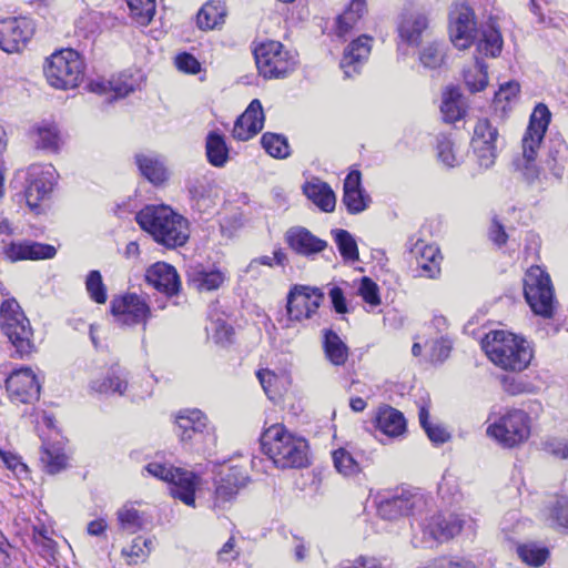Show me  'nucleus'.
I'll use <instances>...</instances> for the list:
<instances>
[{
    "label": "nucleus",
    "instance_id": "obj_1",
    "mask_svg": "<svg viewBox=\"0 0 568 568\" xmlns=\"http://www.w3.org/2000/svg\"><path fill=\"white\" fill-rule=\"evenodd\" d=\"M140 227L168 247L183 246L190 236L187 220L169 205H148L135 216Z\"/></svg>",
    "mask_w": 568,
    "mask_h": 568
},
{
    "label": "nucleus",
    "instance_id": "obj_2",
    "mask_svg": "<svg viewBox=\"0 0 568 568\" xmlns=\"http://www.w3.org/2000/svg\"><path fill=\"white\" fill-rule=\"evenodd\" d=\"M261 449L272 463L282 469L303 468L308 465V444L282 424L266 428L260 438Z\"/></svg>",
    "mask_w": 568,
    "mask_h": 568
},
{
    "label": "nucleus",
    "instance_id": "obj_3",
    "mask_svg": "<svg viewBox=\"0 0 568 568\" xmlns=\"http://www.w3.org/2000/svg\"><path fill=\"white\" fill-rule=\"evenodd\" d=\"M481 347L497 367L508 372H523L534 356L532 347L524 337L507 331H491L481 341Z\"/></svg>",
    "mask_w": 568,
    "mask_h": 568
},
{
    "label": "nucleus",
    "instance_id": "obj_4",
    "mask_svg": "<svg viewBox=\"0 0 568 568\" xmlns=\"http://www.w3.org/2000/svg\"><path fill=\"white\" fill-rule=\"evenodd\" d=\"M550 118L551 113L545 104L539 103L536 105L521 140L523 154L514 161L516 170L519 171L529 183L539 178V170L535 161L550 123Z\"/></svg>",
    "mask_w": 568,
    "mask_h": 568
},
{
    "label": "nucleus",
    "instance_id": "obj_5",
    "mask_svg": "<svg viewBox=\"0 0 568 568\" xmlns=\"http://www.w3.org/2000/svg\"><path fill=\"white\" fill-rule=\"evenodd\" d=\"M0 328L9 338L16 353L23 358L36 349L30 322L14 298H7L0 306Z\"/></svg>",
    "mask_w": 568,
    "mask_h": 568
},
{
    "label": "nucleus",
    "instance_id": "obj_6",
    "mask_svg": "<svg viewBox=\"0 0 568 568\" xmlns=\"http://www.w3.org/2000/svg\"><path fill=\"white\" fill-rule=\"evenodd\" d=\"M48 83L61 90L77 88L84 77V61L73 49H63L51 54L44 65Z\"/></svg>",
    "mask_w": 568,
    "mask_h": 568
},
{
    "label": "nucleus",
    "instance_id": "obj_7",
    "mask_svg": "<svg viewBox=\"0 0 568 568\" xmlns=\"http://www.w3.org/2000/svg\"><path fill=\"white\" fill-rule=\"evenodd\" d=\"M144 470L163 481L171 485V495L190 507H195V491L201 486V477L193 471L182 468H175L172 465L152 462L149 463Z\"/></svg>",
    "mask_w": 568,
    "mask_h": 568
},
{
    "label": "nucleus",
    "instance_id": "obj_8",
    "mask_svg": "<svg viewBox=\"0 0 568 568\" xmlns=\"http://www.w3.org/2000/svg\"><path fill=\"white\" fill-rule=\"evenodd\" d=\"M254 55L257 70L265 79L285 78L297 63L296 55L277 41L261 43L254 50Z\"/></svg>",
    "mask_w": 568,
    "mask_h": 568
},
{
    "label": "nucleus",
    "instance_id": "obj_9",
    "mask_svg": "<svg viewBox=\"0 0 568 568\" xmlns=\"http://www.w3.org/2000/svg\"><path fill=\"white\" fill-rule=\"evenodd\" d=\"M530 417L521 409H511L487 427V435L501 446L516 447L530 436Z\"/></svg>",
    "mask_w": 568,
    "mask_h": 568
},
{
    "label": "nucleus",
    "instance_id": "obj_10",
    "mask_svg": "<svg viewBox=\"0 0 568 568\" xmlns=\"http://www.w3.org/2000/svg\"><path fill=\"white\" fill-rule=\"evenodd\" d=\"M524 294L532 312L550 317L554 312V291L549 275L539 266H531L525 274Z\"/></svg>",
    "mask_w": 568,
    "mask_h": 568
},
{
    "label": "nucleus",
    "instance_id": "obj_11",
    "mask_svg": "<svg viewBox=\"0 0 568 568\" xmlns=\"http://www.w3.org/2000/svg\"><path fill=\"white\" fill-rule=\"evenodd\" d=\"M57 171L52 164H32L26 176V202L31 211L40 213L41 203L50 199L57 182Z\"/></svg>",
    "mask_w": 568,
    "mask_h": 568
},
{
    "label": "nucleus",
    "instance_id": "obj_12",
    "mask_svg": "<svg viewBox=\"0 0 568 568\" xmlns=\"http://www.w3.org/2000/svg\"><path fill=\"white\" fill-rule=\"evenodd\" d=\"M111 314L121 326L142 325L143 331H145L152 311L144 296L136 293H126L112 298Z\"/></svg>",
    "mask_w": 568,
    "mask_h": 568
},
{
    "label": "nucleus",
    "instance_id": "obj_13",
    "mask_svg": "<svg viewBox=\"0 0 568 568\" xmlns=\"http://www.w3.org/2000/svg\"><path fill=\"white\" fill-rule=\"evenodd\" d=\"M175 423L178 434L184 443L212 444L215 440V428L200 409L180 410Z\"/></svg>",
    "mask_w": 568,
    "mask_h": 568
},
{
    "label": "nucleus",
    "instance_id": "obj_14",
    "mask_svg": "<svg viewBox=\"0 0 568 568\" xmlns=\"http://www.w3.org/2000/svg\"><path fill=\"white\" fill-rule=\"evenodd\" d=\"M464 519L456 514H436L422 526V540L413 539L415 547H433L436 542L449 540L458 535L463 528Z\"/></svg>",
    "mask_w": 568,
    "mask_h": 568
},
{
    "label": "nucleus",
    "instance_id": "obj_15",
    "mask_svg": "<svg viewBox=\"0 0 568 568\" xmlns=\"http://www.w3.org/2000/svg\"><path fill=\"white\" fill-rule=\"evenodd\" d=\"M36 31L32 19L10 17L0 20V49L7 53L21 52Z\"/></svg>",
    "mask_w": 568,
    "mask_h": 568
},
{
    "label": "nucleus",
    "instance_id": "obj_16",
    "mask_svg": "<svg viewBox=\"0 0 568 568\" xmlns=\"http://www.w3.org/2000/svg\"><path fill=\"white\" fill-rule=\"evenodd\" d=\"M323 301L324 294L321 290L303 285L294 286L287 296L286 311L288 318L300 323L313 320L317 315Z\"/></svg>",
    "mask_w": 568,
    "mask_h": 568
},
{
    "label": "nucleus",
    "instance_id": "obj_17",
    "mask_svg": "<svg viewBox=\"0 0 568 568\" xmlns=\"http://www.w3.org/2000/svg\"><path fill=\"white\" fill-rule=\"evenodd\" d=\"M408 251L416 262L415 277L437 278L440 275L442 255L439 248L422 239L408 241Z\"/></svg>",
    "mask_w": 568,
    "mask_h": 568
},
{
    "label": "nucleus",
    "instance_id": "obj_18",
    "mask_svg": "<svg viewBox=\"0 0 568 568\" xmlns=\"http://www.w3.org/2000/svg\"><path fill=\"white\" fill-rule=\"evenodd\" d=\"M498 131L487 119L478 120L474 128L471 146L479 166L489 169L494 165L496 153V140Z\"/></svg>",
    "mask_w": 568,
    "mask_h": 568
},
{
    "label": "nucleus",
    "instance_id": "obj_19",
    "mask_svg": "<svg viewBox=\"0 0 568 568\" xmlns=\"http://www.w3.org/2000/svg\"><path fill=\"white\" fill-rule=\"evenodd\" d=\"M473 10L465 4H458L449 13V36L453 44L467 49L475 39L476 28Z\"/></svg>",
    "mask_w": 568,
    "mask_h": 568
},
{
    "label": "nucleus",
    "instance_id": "obj_20",
    "mask_svg": "<svg viewBox=\"0 0 568 568\" xmlns=\"http://www.w3.org/2000/svg\"><path fill=\"white\" fill-rule=\"evenodd\" d=\"M11 400L17 403H31L39 398L40 383L30 367L13 371L6 381Z\"/></svg>",
    "mask_w": 568,
    "mask_h": 568
},
{
    "label": "nucleus",
    "instance_id": "obj_21",
    "mask_svg": "<svg viewBox=\"0 0 568 568\" xmlns=\"http://www.w3.org/2000/svg\"><path fill=\"white\" fill-rule=\"evenodd\" d=\"M424 506L423 497L419 494L409 491L393 496L379 501L377 507L378 515L386 520H396L404 516L414 514L415 510Z\"/></svg>",
    "mask_w": 568,
    "mask_h": 568
},
{
    "label": "nucleus",
    "instance_id": "obj_22",
    "mask_svg": "<svg viewBox=\"0 0 568 568\" xmlns=\"http://www.w3.org/2000/svg\"><path fill=\"white\" fill-rule=\"evenodd\" d=\"M373 38L361 36L349 42L343 52L339 67L345 78H352L361 72L372 50Z\"/></svg>",
    "mask_w": 568,
    "mask_h": 568
},
{
    "label": "nucleus",
    "instance_id": "obj_23",
    "mask_svg": "<svg viewBox=\"0 0 568 568\" xmlns=\"http://www.w3.org/2000/svg\"><path fill=\"white\" fill-rule=\"evenodd\" d=\"M145 281L166 297L176 295L181 287L176 270L165 262H156L148 267L145 271Z\"/></svg>",
    "mask_w": 568,
    "mask_h": 568
},
{
    "label": "nucleus",
    "instance_id": "obj_24",
    "mask_svg": "<svg viewBox=\"0 0 568 568\" xmlns=\"http://www.w3.org/2000/svg\"><path fill=\"white\" fill-rule=\"evenodd\" d=\"M3 254L10 262L47 260L57 254L54 246L33 241L10 242L3 245Z\"/></svg>",
    "mask_w": 568,
    "mask_h": 568
},
{
    "label": "nucleus",
    "instance_id": "obj_25",
    "mask_svg": "<svg viewBox=\"0 0 568 568\" xmlns=\"http://www.w3.org/2000/svg\"><path fill=\"white\" fill-rule=\"evenodd\" d=\"M226 280V271L215 265L197 264L187 272L189 284L199 292L216 291Z\"/></svg>",
    "mask_w": 568,
    "mask_h": 568
},
{
    "label": "nucleus",
    "instance_id": "obj_26",
    "mask_svg": "<svg viewBox=\"0 0 568 568\" xmlns=\"http://www.w3.org/2000/svg\"><path fill=\"white\" fill-rule=\"evenodd\" d=\"M128 373L120 366L110 367L104 374L90 382V390L100 395H126Z\"/></svg>",
    "mask_w": 568,
    "mask_h": 568
},
{
    "label": "nucleus",
    "instance_id": "obj_27",
    "mask_svg": "<svg viewBox=\"0 0 568 568\" xmlns=\"http://www.w3.org/2000/svg\"><path fill=\"white\" fill-rule=\"evenodd\" d=\"M264 124V113L260 100H253L244 113L237 118L234 128L233 136L239 141H247L256 135Z\"/></svg>",
    "mask_w": 568,
    "mask_h": 568
},
{
    "label": "nucleus",
    "instance_id": "obj_28",
    "mask_svg": "<svg viewBox=\"0 0 568 568\" xmlns=\"http://www.w3.org/2000/svg\"><path fill=\"white\" fill-rule=\"evenodd\" d=\"M187 192L192 207L199 212H206L215 205L216 185L207 176L203 175L189 180Z\"/></svg>",
    "mask_w": 568,
    "mask_h": 568
},
{
    "label": "nucleus",
    "instance_id": "obj_29",
    "mask_svg": "<svg viewBox=\"0 0 568 568\" xmlns=\"http://www.w3.org/2000/svg\"><path fill=\"white\" fill-rule=\"evenodd\" d=\"M288 246L300 255L312 256L324 251L327 242L312 234L307 229L295 226L285 234Z\"/></svg>",
    "mask_w": 568,
    "mask_h": 568
},
{
    "label": "nucleus",
    "instance_id": "obj_30",
    "mask_svg": "<svg viewBox=\"0 0 568 568\" xmlns=\"http://www.w3.org/2000/svg\"><path fill=\"white\" fill-rule=\"evenodd\" d=\"M343 203L351 214L365 211L371 203V197L362 187V175L357 170L351 171L345 178Z\"/></svg>",
    "mask_w": 568,
    "mask_h": 568
},
{
    "label": "nucleus",
    "instance_id": "obj_31",
    "mask_svg": "<svg viewBox=\"0 0 568 568\" xmlns=\"http://www.w3.org/2000/svg\"><path fill=\"white\" fill-rule=\"evenodd\" d=\"M246 476L237 467H231L220 476L214 490V507L221 508L233 500L239 489L245 485Z\"/></svg>",
    "mask_w": 568,
    "mask_h": 568
},
{
    "label": "nucleus",
    "instance_id": "obj_32",
    "mask_svg": "<svg viewBox=\"0 0 568 568\" xmlns=\"http://www.w3.org/2000/svg\"><path fill=\"white\" fill-rule=\"evenodd\" d=\"M321 335L325 358L334 366H344L349 357V348L346 343L332 328H324Z\"/></svg>",
    "mask_w": 568,
    "mask_h": 568
},
{
    "label": "nucleus",
    "instance_id": "obj_33",
    "mask_svg": "<svg viewBox=\"0 0 568 568\" xmlns=\"http://www.w3.org/2000/svg\"><path fill=\"white\" fill-rule=\"evenodd\" d=\"M376 428L389 438H397L405 433L406 420L399 410L384 406L377 412Z\"/></svg>",
    "mask_w": 568,
    "mask_h": 568
},
{
    "label": "nucleus",
    "instance_id": "obj_34",
    "mask_svg": "<svg viewBox=\"0 0 568 568\" xmlns=\"http://www.w3.org/2000/svg\"><path fill=\"white\" fill-rule=\"evenodd\" d=\"M304 194L316 206L324 212H332L335 209L336 197L331 186L318 180L314 179L303 186Z\"/></svg>",
    "mask_w": 568,
    "mask_h": 568
},
{
    "label": "nucleus",
    "instance_id": "obj_35",
    "mask_svg": "<svg viewBox=\"0 0 568 568\" xmlns=\"http://www.w3.org/2000/svg\"><path fill=\"white\" fill-rule=\"evenodd\" d=\"M135 81L128 74H120L108 82L92 81L89 87L92 92L106 93L113 92V99L124 98L135 89Z\"/></svg>",
    "mask_w": 568,
    "mask_h": 568
},
{
    "label": "nucleus",
    "instance_id": "obj_36",
    "mask_svg": "<svg viewBox=\"0 0 568 568\" xmlns=\"http://www.w3.org/2000/svg\"><path fill=\"white\" fill-rule=\"evenodd\" d=\"M440 111L446 122L453 123L465 114V103L457 88L449 87L443 93Z\"/></svg>",
    "mask_w": 568,
    "mask_h": 568
},
{
    "label": "nucleus",
    "instance_id": "obj_37",
    "mask_svg": "<svg viewBox=\"0 0 568 568\" xmlns=\"http://www.w3.org/2000/svg\"><path fill=\"white\" fill-rule=\"evenodd\" d=\"M479 32L480 39L477 43L478 52L491 58L499 55L504 41L495 23L489 22L483 26Z\"/></svg>",
    "mask_w": 568,
    "mask_h": 568
},
{
    "label": "nucleus",
    "instance_id": "obj_38",
    "mask_svg": "<svg viewBox=\"0 0 568 568\" xmlns=\"http://www.w3.org/2000/svg\"><path fill=\"white\" fill-rule=\"evenodd\" d=\"M436 151L439 162L447 168L458 166L464 160L460 148L446 134H439L437 136Z\"/></svg>",
    "mask_w": 568,
    "mask_h": 568
},
{
    "label": "nucleus",
    "instance_id": "obj_39",
    "mask_svg": "<svg viewBox=\"0 0 568 568\" xmlns=\"http://www.w3.org/2000/svg\"><path fill=\"white\" fill-rule=\"evenodd\" d=\"M426 28L427 18L423 13L414 12L403 17L398 31L403 40L409 44H415Z\"/></svg>",
    "mask_w": 568,
    "mask_h": 568
},
{
    "label": "nucleus",
    "instance_id": "obj_40",
    "mask_svg": "<svg viewBox=\"0 0 568 568\" xmlns=\"http://www.w3.org/2000/svg\"><path fill=\"white\" fill-rule=\"evenodd\" d=\"M365 9V0H352L348 8L337 18L336 36L345 38L362 18Z\"/></svg>",
    "mask_w": 568,
    "mask_h": 568
},
{
    "label": "nucleus",
    "instance_id": "obj_41",
    "mask_svg": "<svg viewBox=\"0 0 568 568\" xmlns=\"http://www.w3.org/2000/svg\"><path fill=\"white\" fill-rule=\"evenodd\" d=\"M225 16V4L219 0H213L201 8L196 21L201 29H214L224 22Z\"/></svg>",
    "mask_w": 568,
    "mask_h": 568
},
{
    "label": "nucleus",
    "instance_id": "obj_42",
    "mask_svg": "<svg viewBox=\"0 0 568 568\" xmlns=\"http://www.w3.org/2000/svg\"><path fill=\"white\" fill-rule=\"evenodd\" d=\"M136 164L141 174L153 184H160L166 180V169L156 155L139 154Z\"/></svg>",
    "mask_w": 568,
    "mask_h": 568
},
{
    "label": "nucleus",
    "instance_id": "obj_43",
    "mask_svg": "<svg viewBox=\"0 0 568 568\" xmlns=\"http://www.w3.org/2000/svg\"><path fill=\"white\" fill-rule=\"evenodd\" d=\"M40 460L49 474H57L67 467L68 457L60 443H43Z\"/></svg>",
    "mask_w": 568,
    "mask_h": 568
},
{
    "label": "nucleus",
    "instance_id": "obj_44",
    "mask_svg": "<svg viewBox=\"0 0 568 568\" xmlns=\"http://www.w3.org/2000/svg\"><path fill=\"white\" fill-rule=\"evenodd\" d=\"M206 156L210 164L223 168L229 160V148L224 136L217 132H210L206 136Z\"/></svg>",
    "mask_w": 568,
    "mask_h": 568
},
{
    "label": "nucleus",
    "instance_id": "obj_45",
    "mask_svg": "<svg viewBox=\"0 0 568 568\" xmlns=\"http://www.w3.org/2000/svg\"><path fill=\"white\" fill-rule=\"evenodd\" d=\"M60 132L53 123H42L34 131V143L38 149L57 152L61 145Z\"/></svg>",
    "mask_w": 568,
    "mask_h": 568
},
{
    "label": "nucleus",
    "instance_id": "obj_46",
    "mask_svg": "<svg viewBox=\"0 0 568 568\" xmlns=\"http://www.w3.org/2000/svg\"><path fill=\"white\" fill-rule=\"evenodd\" d=\"M332 457L335 469L344 477H354L362 470L355 454L345 447L334 450Z\"/></svg>",
    "mask_w": 568,
    "mask_h": 568
},
{
    "label": "nucleus",
    "instance_id": "obj_47",
    "mask_svg": "<svg viewBox=\"0 0 568 568\" xmlns=\"http://www.w3.org/2000/svg\"><path fill=\"white\" fill-rule=\"evenodd\" d=\"M257 378L266 396L271 400H276L282 395V392L285 389L287 383L286 376H278L270 369H260L257 372Z\"/></svg>",
    "mask_w": 568,
    "mask_h": 568
},
{
    "label": "nucleus",
    "instance_id": "obj_48",
    "mask_svg": "<svg viewBox=\"0 0 568 568\" xmlns=\"http://www.w3.org/2000/svg\"><path fill=\"white\" fill-rule=\"evenodd\" d=\"M517 554L523 562L531 567H540L549 557L547 547L532 541L518 545Z\"/></svg>",
    "mask_w": 568,
    "mask_h": 568
},
{
    "label": "nucleus",
    "instance_id": "obj_49",
    "mask_svg": "<svg viewBox=\"0 0 568 568\" xmlns=\"http://www.w3.org/2000/svg\"><path fill=\"white\" fill-rule=\"evenodd\" d=\"M130 10L131 19L142 27L150 24L155 11V0H125Z\"/></svg>",
    "mask_w": 568,
    "mask_h": 568
},
{
    "label": "nucleus",
    "instance_id": "obj_50",
    "mask_svg": "<svg viewBox=\"0 0 568 568\" xmlns=\"http://www.w3.org/2000/svg\"><path fill=\"white\" fill-rule=\"evenodd\" d=\"M32 539L37 551L47 562L55 561L58 552L57 542L49 537L45 527H34Z\"/></svg>",
    "mask_w": 568,
    "mask_h": 568
},
{
    "label": "nucleus",
    "instance_id": "obj_51",
    "mask_svg": "<svg viewBox=\"0 0 568 568\" xmlns=\"http://www.w3.org/2000/svg\"><path fill=\"white\" fill-rule=\"evenodd\" d=\"M334 240L337 248L344 260L356 262L358 261V248L354 236L346 230H335Z\"/></svg>",
    "mask_w": 568,
    "mask_h": 568
},
{
    "label": "nucleus",
    "instance_id": "obj_52",
    "mask_svg": "<svg viewBox=\"0 0 568 568\" xmlns=\"http://www.w3.org/2000/svg\"><path fill=\"white\" fill-rule=\"evenodd\" d=\"M418 417L422 427L434 444H444L448 440L449 434L447 430L438 425H433L429 422V408L426 404L419 406Z\"/></svg>",
    "mask_w": 568,
    "mask_h": 568
},
{
    "label": "nucleus",
    "instance_id": "obj_53",
    "mask_svg": "<svg viewBox=\"0 0 568 568\" xmlns=\"http://www.w3.org/2000/svg\"><path fill=\"white\" fill-rule=\"evenodd\" d=\"M261 143L264 150L273 158L284 159L290 155L287 140L281 134L266 132L262 135Z\"/></svg>",
    "mask_w": 568,
    "mask_h": 568
},
{
    "label": "nucleus",
    "instance_id": "obj_54",
    "mask_svg": "<svg viewBox=\"0 0 568 568\" xmlns=\"http://www.w3.org/2000/svg\"><path fill=\"white\" fill-rule=\"evenodd\" d=\"M486 69L487 67L477 59L470 69L464 71L465 83L471 92H479L487 85L488 75Z\"/></svg>",
    "mask_w": 568,
    "mask_h": 568
},
{
    "label": "nucleus",
    "instance_id": "obj_55",
    "mask_svg": "<svg viewBox=\"0 0 568 568\" xmlns=\"http://www.w3.org/2000/svg\"><path fill=\"white\" fill-rule=\"evenodd\" d=\"M118 520L121 529L130 534H134L143 527L141 514L131 505H124L118 510Z\"/></svg>",
    "mask_w": 568,
    "mask_h": 568
},
{
    "label": "nucleus",
    "instance_id": "obj_56",
    "mask_svg": "<svg viewBox=\"0 0 568 568\" xmlns=\"http://www.w3.org/2000/svg\"><path fill=\"white\" fill-rule=\"evenodd\" d=\"M207 335L216 343L224 345L231 342L233 335V328L226 323V321L220 316L216 318H210L209 324L205 327Z\"/></svg>",
    "mask_w": 568,
    "mask_h": 568
},
{
    "label": "nucleus",
    "instance_id": "obj_57",
    "mask_svg": "<svg viewBox=\"0 0 568 568\" xmlns=\"http://www.w3.org/2000/svg\"><path fill=\"white\" fill-rule=\"evenodd\" d=\"M444 44L438 42L425 45L419 55L422 64L428 69H436L440 67L444 62Z\"/></svg>",
    "mask_w": 568,
    "mask_h": 568
},
{
    "label": "nucleus",
    "instance_id": "obj_58",
    "mask_svg": "<svg viewBox=\"0 0 568 568\" xmlns=\"http://www.w3.org/2000/svg\"><path fill=\"white\" fill-rule=\"evenodd\" d=\"M85 288L91 297L98 304L106 302V288L103 284L101 273L99 271H91L85 281Z\"/></svg>",
    "mask_w": 568,
    "mask_h": 568
},
{
    "label": "nucleus",
    "instance_id": "obj_59",
    "mask_svg": "<svg viewBox=\"0 0 568 568\" xmlns=\"http://www.w3.org/2000/svg\"><path fill=\"white\" fill-rule=\"evenodd\" d=\"M151 544V539L136 537L133 539L131 546L129 548H124L122 552L130 558V564H138L149 556Z\"/></svg>",
    "mask_w": 568,
    "mask_h": 568
},
{
    "label": "nucleus",
    "instance_id": "obj_60",
    "mask_svg": "<svg viewBox=\"0 0 568 568\" xmlns=\"http://www.w3.org/2000/svg\"><path fill=\"white\" fill-rule=\"evenodd\" d=\"M526 526V521H521L517 511L507 513L501 521L500 529L505 538L511 540L515 534H519Z\"/></svg>",
    "mask_w": 568,
    "mask_h": 568
},
{
    "label": "nucleus",
    "instance_id": "obj_61",
    "mask_svg": "<svg viewBox=\"0 0 568 568\" xmlns=\"http://www.w3.org/2000/svg\"><path fill=\"white\" fill-rule=\"evenodd\" d=\"M286 261V254L282 250H276L273 253V256H260L253 258L247 265L245 272L248 274H257L260 265L273 266L274 264L284 265Z\"/></svg>",
    "mask_w": 568,
    "mask_h": 568
},
{
    "label": "nucleus",
    "instance_id": "obj_62",
    "mask_svg": "<svg viewBox=\"0 0 568 568\" xmlns=\"http://www.w3.org/2000/svg\"><path fill=\"white\" fill-rule=\"evenodd\" d=\"M358 294L362 296L364 302L371 306H377L381 304L378 286L372 278L367 276H364L361 280Z\"/></svg>",
    "mask_w": 568,
    "mask_h": 568
},
{
    "label": "nucleus",
    "instance_id": "obj_63",
    "mask_svg": "<svg viewBox=\"0 0 568 568\" xmlns=\"http://www.w3.org/2000/svg\"><path fill=\"white\" fill-rule=\"evenodd\" d=\"M544 449L558 459H568V440L561 437H550L544 443Z\"/></svg>",
    "mask_w": 568,
    "mask_h": 568
},
{
    "label": "nucleus",
    "instance_id": "obj_64",
    "mask_svg": "<svg viewBox=\"0 0 568 568\" xmlns=\"http://www.w3.org/2000/svg\"><path fill=\"white\" fill-rule=\"evenodd\" d=\"M551 518L557 526L568 529V497H560L551 510Z\"/></svg>",
    "mask_w": 568,
    "mask_h": 568
}]
</instances>
